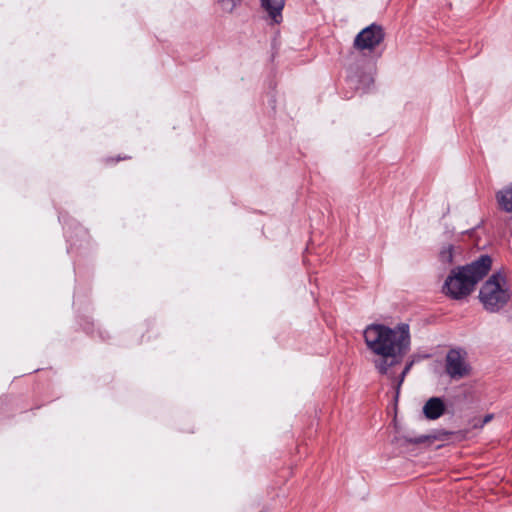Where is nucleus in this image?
Returning <instances> with one entry per match:
<instances>
[{"label":"nucleus","mask_w":512,"mask_h":512,"mask_svg":"<svg viewBox=\"0 0 512 512\" xmlns=\"http://www.w3.org/2000/svg\"><path fill=\"white\" fill-rule=\"evenodd\" d=\"M368 349L381 356L375 366L379 373L388 374L390 367L400 364L410 350V330L408 324L390 328L384 324H370L363 333Z\"/></svg>","instance_id":"f257e3e1"},{"label":"nucleus","mask_w":512,"mask_h":512,"mask_svg":"<svg viewBox=\"0 0 512 512\" xmlns=\"http://www.w3.org/2000/svg\"><path fill=\"white\" fill-rule=\"evenodd\" d=\"M491 266V256L482 254L469 264L453 268L445 279L442 292L453 300L465 299L489 273Z\"/></svg>","instance_id":"f03ea898"},{"label":"nucleus","mask_w":512,"mask_h":512,"mask_svg":"<svg viewBox=\"0 0 512 512\" xmlns=\"http://www.w3.org/2000/svg\"><path fill=\"white\" fill-rule=\"evenodd\" d=\"M510 298L511 293L506 286V278L500 271L493 273L479 290V300L489 313L502 310Z\"/></svg>","instance_id":"7ed1b4c3"},{"label":"nucleus","mask_w":512,"mask_h":512,"mask_svg":"<svg viewBox=\"0 0 512 512\" xmlns=\"http://www.w3.org/2000/svg\"><path fill=\"white\" fill-rule=\"evenodd\" d=\"M384 39L385 31L383 27L377 23H372L356 35L353 45L359 51H373Z\"/></svg>","instance_id":"20e7f679"},{"label":"nucleus","mask_w":512,"mask_h":512,"mask_svg":"<svg viewBox=\"0 0 512 512\" xmlns=\"http://www.w3.org/2000/svg\"><path fill=\"white\" fill-rule=\"evenodd\" d=\"M446 372L452 379H461L468 375L470 367L461 352L451 349L446 355Z\"/></svg>","instance_id":"39448f33"},{"label":"nucleus","mask_w":512,"mask_h":512,"mask_svg":"<svg viewBox=\"0 0 512 512\" xmlns=\"http://www.w3.org/2000/svg\"><path fill=\"white\" fill-rule=\"evenodd\" d=\"M260 6L266 13L265 20L271 25H278L283 21L285 0H260Z\"/></svg>","instance_id":"423d86ee"},{"label":"nucleus","mask_w":512,"mask_h":512,"mask_svg":"<svg viewBox=\"0 0 512 512\" xmlns=\"http://www.w3.org/2000/svg\"><path fill=\"white\" fill-rule=\"evenodd\" d=\"M445 409V403L440 397H431L423 406V414L429 420H436L444 414Z\"/></svg>","instance_id":"0eeeda50"},{"label":"nucleus","mask_w":512,"mask_h":512,"mask_svg":"<svg viewBox=\"0 0 512 512\" xmlns=\"http://www.w3.org/2000/svg\"><path fill=\"white\" fill-rule=\"evenodd\" d=\"M450 435H452V432L441 429L431 435H419L416 437L403 436L401 440H403L404 444H422L434 440L445 441L449 439Z\"/></svg>","instance_id":"6e6552de"},{"label":"nucleus","mask_w":512,"mask_h":512,"mask_svg":"<svg viewBox=\"0 0 512 512\" xmlns=\"http://www.w3.org/2000/svg\"><path fill=\"white\" fill-rule=\"evenodd\" d=\"M496 197L500 208L506 212L512 213V187L510 186L500 190Z\"/></svg>","instance_id":"1a4fd4ad"},{"label":"nucleus","mask_w":512,"mask_h":512,"mask_svg":"<svg viewBox=\"0 0 512 512\" xmlns=\"http://www.w3.org/2000/svg\"><path fill=\"white\" fill-rule=\"evenodd\" d=\"M454 259V246L447 244L443 246L439 252V261L444 265H450Z\"/></svg>","instance_id":"9d476101"},{"label":"nucleus","mask_w":512,"mask_h":512,"mask_svg":"<svg viewBox=\"0 0 512 512\" xmlns=\"http://www.w3.org/2000/svg\"><path fill=\"white\" fill-rule=\"evenodd\" d=\"M221 9L225 12L231 13L233 10L239 6L242 0H216Z\"/></svg>","instance_id":"9b49d317"},{"label":"nucleus","mask_w":512,"mask_h":512,"mask_svg":"<svg viewBox=\"0 0 512 512\" xmlns=\"http://www.w3.org/2000/svg\"><path fill=\"white\" fill-rule=\"evenodd\" d=\"M413 365V362H409L405 365L404 369L402 370V372L400 373V375L397 377L396 379V385H395V388H396V397L398 396L399 394V390H400V387L406 377V375L408 374V372L410 371L411 367Z\"/></svg>","instance_id":"f8f14e48"},{"label":"nucleus","mask_w":512,"mask_h":512,"mask_svg":"<svg viewBox=\"0 0 512 512\" xmlns=\"http://www.w3.org/2000/svg\"><path fill=\"white\" fill-rule=\"evenodd\" d=\"M491 418H492V415H486L484 418V423H487L488 421H490Z\"/></svg>","instance_id":"ddd939ff"},{"label":"nucleus","mask_w":512,"mask_h":512,"mask_svg":"<svg viewBox=\"0 0 512 512\" xmlns=\"http://www.w3.org/2000/svg\"><path fill=\"white\" fill-rule=\"evenodd\" d=\"M121 159H127V157H123V158L118 157V158L116 159V161L118 162V161H120Z\"/></svg>","instance_id":"4468645a"}]
</instances>
